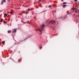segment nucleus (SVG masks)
<instances>
[{"instance_id": "nucleus-1", "label": "nucleus", "mask_w": 79, "mask_h": 79, "mask_svg": "<svg viewBox=\"0 0 79 79\" xmlns=\"http://www.w3.org/2000/svg\"><path fill=\"white\" fill-rule=\"evenodd\" d=\"M45 27V26H44V24H42V25L41 26V27L39 29H38L37 30L39 31L40 32V34H42V30H43V29Z\"/></svg>"}, {"instance_id": "nucleus-2", "label": "nucleus", "mask_w": 79, "mask_h": 79, "mask_svg": "<svg viewBox=\"0 0 79 79\" xmlns=\"http://www.w3.org/2000/svg\"><path fill=\"white\" fill-rule=\"evenodd\" d=\"M51 23V24H54L55 23V20H51L49 21V24H50Z\"/></svg>"}, {"instance_id": "nucleus-3", "label": "nucleus", "mask_w": 79, "mask_h": 79, "mask_svg": "<svg viewBox=\"0 0 79 79\" xmlns=\"http://www.w3.org/2000/svg\"><path fill=\"white\" fill-rule=\"evenodd\" d=\"M74 10H75V13L77 12V8H74Z\"/></svg>"}, {"instance_id": "nucleus-4", "label": "nucleus", "mask_w": 79, "mask_h": 79, "mask_svg": "<svg viewBox=\"0 0 79 79\" xmlns=\"http://www.w3.org/2000/svg\"><path fill=\"white\" fill-rule=\"evenodd\" d=\"M3 2H5V0H3L2 2H1V3L2 4H3Z\"/></svg>"}, {"instance_id": "nucleus-5", "label": "nucleus", "mask_w": 79, "mask_h": 79, "mask_svg": "<svg viewBox=\"0 0 79 79\" xmlns=\"http://www.w3.org/2000/svg\"><path fill=\"white\" fill-rule=\"evenodd\" d=\"M66 6V5H64L63 6V8H65Z\"/></svg>"}, {"instance_id": "nucleus-6", "label": "nucleus", "mask_w": 79, "mask_h": 79, "mask_svg": "<svg viewBox=\"0 0 79 79\" xmlns=\"http://www.w3.org/2000/svg\"><path fill=\"white\" fill-rule=\"evenodd\" d=\"M16 32V29H15L14 31H13V32Z\"/></svg>"}, {"instance_id": "nucleus-7", "label": "nucleus", "mask_w": 79, "mask_h": 79, "mask_svg": "<svg viewBox=\"0 0 79 79\" xmlns=\"http://www.w3.org/2000/svg\"><path fill=\"white\" fill-rule=\"evenodd\" d=\"M3 19H1L0 22H2L3 21Z\"/></svg>"}, {"instance_id": "nucleus-8", "label": "nucleus", "mask_w": 79, "mask_h": 79, "mask_svg": "<svg viewBox=\"0 0 79 79\" xmlns=\"http://www.w3.org/2000/svg\"><path fill=\"white\" fill-rule=\"evenodd\" d=\"M2 43L3 45H4V44H5V42H4V41H2Z\"/></svg>"}, {"instance_id": "nucleus-9", "label": "nucleus", "mask_w": 79, "mask_h": 79, "mask_svg": "<svg viewBox=\"0 0 79 79\" xmlns=\"http://www.w3.org/2000/svg\"><path fill=\"white\" fill-rule=\"evenodd\" d=\"M66 3H67V2H64V3H63V5H64V4H66Z\"/></svg>"}, {"instance_id": "nucleus-10", "label": "nucleus", "mask_w": 79, "mask_h": 79, "mask_svg": "<svg viewBox=\"0 0 79 79\" xmlns=\"http://www.w3.org/2000/svg\"><path fill=\"white\" fill-rule=\"evenodd\" d=\"M52 12H54V13H56V10H53L52 11Z\"/></svg>"}, {"instance_id": "nucleus-11", "label": "nucleus", "mask_w": 79, "mask_h": 79, "mask_svg": "<svg viewBox=\"0 0 79 79\" xmlns=\"http://www.w3.org/2000/svg\"><path fill=\"white\" fill-rule=\"evenodd\" d=\"M10 32H11V31H7V32H8V33H10Z\"/></svg>"}, {"instance_id": "nucleus-12", "label": "nucleus", "mask_w": 79, "mask_h": 79, "mask_svg": "<svg viewBox=\"0 0 79 79\" xmlns=\"http://www.w3.org/2000/svg\"><path fill=\"white\" fill-rule=\"evenodd\" d=\"M4 16H6L7 15V14H4Z\"/></svg>"}, {"instance_id": "nucleus-13", "label": "nucleus", "mask_w": 79, "mask_h": 79, "mask_svg": "<svg viewBox=\"0 0 79 79\" xmlns=\"http://www.w3.org/2000/svg\"><path fill=\"white\" fill-rule=\"evenodd\" d=\"M10 13L11 15V14H12V13H13V12H12V11L10 12Z\"/></svg>"}, {"instance_id": "nucleus-14", "label": "nucleus", "mask_w": 79, "mask_h": 79, "mask_svg": "<svg viewBox=\"0 0 79 79\" xmlns=\"http://www.w3.org/2000/svg\"><path fill=\"white\" fill-rule=\"evenodd\" d=\"M48 7H50H50H52V6H48Z\"/></svg>"}, {"instance_id": "nucleus-15", "label": "nucleus", "mask_w": 79, "mask_h": 79, "mask_svg": "<svg viewBox=\"0 0 79 79\" xmlns=\"http://www.w3.org/2000/svg\"><path fill=\"white\" fill-rule=\"evenodd\" d=\"M27 39V38H25L24 40H26V39Z\"/></svg>"}, {"instance_id": "nucleus-16", "label": "nucleus", "mask_w": 79, "mask_h": 79, "mask_svg": "<svg viewBox=\"0 0 79 79\" xmlns=\"http://www.w3.org/2000/svg\"><path fill=\"white\" fill-rule=\"evenodd\" d=\"M75 2H77V0H74Z\"/></svg>"}, {"instance_id": "nucleus-17", "label": "nucleus", "mask_w": 79, "mask_h": 79, "mask_svg": "<svg viewBox=\"0 0 79 79\" xmlns=\"http://www.w3.org/2000/svg\"><path fill=\"white\" fill-rule=\"evenodd\" d=\"M40 1H38V3H40Z\"/></svg>"}, {"instance_id": "nucleus-18", "label": "nucleus", "mask_w": 79, "mask_h": 79, "mask_svg": "<svg viewBox=\"0 0 79 79\" xmlns=\"http://www.w3.org/2000/svg\"><path fill=\"white\" fill-rule=\"evenodd\" d=\"M70 14H71V13H68V15H70Z\"/></svg>"}, {"instance_id": "nucleus-19", "label": "nucleus", "mask_w": 79, "mask_h": 79, "mask_svg": "<svg viewBox=\"0 0 79 79\" xmlns=\"http://www.w3.org/2000/svg\"><path fill=\"white\" fill-rule=\"evenodd\" d=\"M28 11H30V9H28Z\"/></svg>"}, {"instance_id": "nucleus-20", "label": "nucleus", "mask_w": 79, "mask_h": 79, "mask_svg": "<svg viewBox=\"0 0 79 79\" xmlns=\"http://www.w3.org/2000/svg\"><path fill=\"white\" fill-rule=\"evenodd\" d=\"M23 13L24 14H25V12H23Z\"/></svg>"}, {"instance_id": "nucleus-21", "label": "nucleus", "mask_w": 79, "mask_h": 79, "mask_svg": "<svg viewBox=\"0 0 79 79\" xmlns=\"http://www.w3.org/2000/svg\"><path fill=\"white\" fill-rule=\"evenodd\" d=\"M42 47H40V48H42Z\"/></svg>"}, {"instance_id": "nucleus-22", "label": "nucleus", "mask_w": 79, "mask_h": 79, "mask_svg": "<svg viewBox=\"0 0 79 79\" xmlns=\"http://www.w3.org/2000/svg\"><path fill=\"white\" fill-rule=\"evenodd\" d=\"M65 17H65L64 18H65Z\"/></svg>"}]
</instances>
